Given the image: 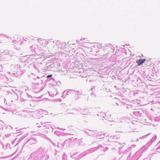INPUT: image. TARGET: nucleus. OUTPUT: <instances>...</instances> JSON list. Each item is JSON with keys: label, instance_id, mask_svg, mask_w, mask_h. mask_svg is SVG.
<instances>
[{"label": "nucleus", "instance_id": "f257e3e1", "mask_svg": "<svg viewBox=\"0 0 160 160\" xmlns=\"http://www.w3.org/2000/svg\"><path fill=\"white\" fill-rule=\"evenodd\" d=\"M46 153L45 148L40 147L31 153L29 159L32 160H44Z\"/></svg>", "mask_w": 160, "mask_h": 160}, {"label": "nucleus", "instance_id": "f03ea898", "mask_svg": "<svg viewBox=\"0 0 160 160\" xmlns=\"http://www.w3.org/2000/svg\"><path fill=\"white\" fill-rule=\"evenodd\" d=\"M100 147H102L101 145H99L98 147L92 148L88 149V150L83 152L80 155V158H81L90 153L92 152L97 150V149H98Z\"/></svg>", "mask_w": 160, "mask_h": 160}, {"label": "nucleus", "instance_id": "7ed1b4c3", "mask_svg": "<svg viewBox=\"0 0 160 160\" xmlns=\"http://www.w3.org/2000/svg\"><path fill=\"white\" fill-rule=\"evenodd\" d=\"M156 139L157 136H155L152 138L150 141L148 142L146 145L141 148V151H142V152H143L146 151L148 147L152 144L154 141L156 140Z\"/></svg>", "mask_w": 160, "mask_h": 160}, {"label": "nucleus", "instance_id": "20e7f679", "mask_svg": "<svg viewBox=\"0 0 160 160\" xmlns=\"http://www.w3.org/2000/svg\"><path fill=\"white\" fill-rule=\"evenodd\" d=\"M75 92V91L71 89H68L64 91L63 92V95L62 97H64L65 98L67 95H70L71 96L74 95V93Z\"/></svg>", "mask_w": 160, "mask_h": 160}, {"label": "nucleus", "instance_id": "39448f33", "mask_svg": "<svg viewBox=\"0 0 160 160\" xmlns=\"http://www.w3.org/2000/svg\"><path fill=\"white\" fill-rule=\"evenodd\" d=\"M43 88H42V85L41 84H39L36 83L33 87V92L38 93L41 91Z\"/></svg>", "mask_w": 160, "mask_h": 160}, {"label": "nucleus", "instance_id": "423d86ee", "mask_svg": "<svg viewBox=\"0 0 160 160\" xmlns=\"http://www.w3.org/2000/svg\"><path fill=\"white\" fill-rule=\"evenodd\" d=\"M140 157V150L139 149L134 154L132 157H130L131 160H137Z\"/></svg>", "mask_w": 160, "mask_h": 160}, {"label": "nucleus", "instance_id": "0eeeda50", "mask_svg": "<svg viewBox=\"0 0 160 160\" xmlns=\"http://www.w3.org/2000/svg\"><path fill=\"white\" fill-rule=\"evenodd\" d=\"M24 96H26L27 98L28 97H30L31 98H32V97L31 95L28 94V93H24V94H22L21 95L20 97L22 101H25L27 100V98H23V97H24Z\"/></svg>", "mask_w": 160, "mask_h": 160}, {"label": "nucleus", "instance_id": "6e6552de", "mask_svg": "<svg viewBox=\"0 0 160 160\" xmlns=\"http://www.w3.org/2000/svg\"><path fill=\"white\" fill-rule=\"evenodd\" d=\"M80 112L83 115H87L89 113L88 110L87 109H81Z\"/></svg>", "mask_w": 160, "mask_h": 160}, {"label": "nucleus", "instance_id": "1a4fd4ad", "mask_svg": "<svg viewBox=\"0 0 160 160\" xmlns=\"http://www.w3.org/2000/svg\"><path fill=\"white\" fill-rule=\"evenodd\" d=\"M51 62H48L46 63L45 68H47L46 69H49L51 68L53 66V64L52 63L51 64Z\"/></svg>", "mask_w": 160, "mask_h": 160}, {"label": "nucleus", "instance_id": "9d476101", "mask_svg": "<svg viewBox=\"0 0 160 160\" xmlns=\"http://www.w3.org/2000/svg\"><path fill=\"white\" fill-rule=\"evenodd\" d=\"M105 134L100 132L98 134L97 138L98 139L103 138Z\"/></svg>", "mask_w": 160, "mask_h": 160}, {"label": "nucleus", "instance_id": "9b49d317", "mask_svg": "<svg viewBox=\"0 0 160 160\" xmlns=\"http://www.w3.org/2000/svg\"><path fill=\"white\" fill-rule=\"evenodd\" d=\"M4 53L5 54L8 55L10 56H12V55L13 53L12 52V51H10L8 50H5L4 51Z\"/></svg>", "mask_w": 160, "mask_h": 160}, {"label": "nucleus", "instance_id": "f8f14e48", "mask_svg": "<svg viewBox=\"0 0 160 160\" xmlns=\"http://www.w3.org/2000/svg\"><path fill=\"white\" fill-rule=\"evenodd\" d=\"M79 92L78 91H75V92L74 93V95L76 96L75 98L76 100H77L80 98L79 96L81 95V94H79Z\"/></svg>", "mask_w": 160, "mask_h": 160}, {"label": "nucleus", "instance_id": "ddd939ff", "mask_svg": "<svg viewBox=\"0 0 160 160\" xmlns=\"http://www.w3.org/2000/svg\"><path fill=\"white\" fill-rule=\"evenodd\" d=\"M11 148V144L9 143H7L5 145V149H9L10 150Z\"/></svg>", "mask_w": 160, "mask_h": 160}, {"label": "nucleus", "instance_id": "4468645a", "mask_svg": "<svg viewBox=\"0 0 160 160\" xmlns=\"http://www.w3.org/2000/svg\"><path fill=\"white\" fill-rule=\"evenodd\" d=\"M28 141L31 143L35 144L36 143L37 141L35 138H31L29 139Z\"/></svg>", "mask_w": 160, "mask_h": 160}, {"label": "nucleus", "instance_id": "2eb2a0df", "mask_svg": "<svg viewBox=\"0 0 160 160\" xmlns=\"http://www.w3.org/2000/svg\"><path fill=\"white\" fill-rule=\"evenodd\" d=\"M157 147V150L158 152H160L159 151H160V141H159L156 145Z\"/></svg>", "mask_w": 160, "mask_h": 160}, {"label": "nucleus", "instance_id": "dca6fc26", "mask_svg": "<svg viewBox=\"0 0 160 160\" xmlns=\"http://www.w3.org/2000/svg\"><path fill=\"white\" fill-rule=\"evenodd\" d=\"M61 84V83L60 81H58L56 82L55 83H52V86H55L56 85H57L58 86H59Z\"/></svg>", "mask_w": 160, "mask_h": 160}, {"label": "nucleus", "instance_id": "f3484780", "mask_svg": "<svg viewBox=\"0 0 160 160\" xmlns=\"http://www.w3.org/2000/svg\"><path fill=\"white\" fill-rule=\"evenodd\" d=\"M146 59H141V68L142 66H143V64H145L146 62L145 63H144V62L146 61Z\"/></svg>", "mask_w": 160, "mask_h": 160}, {"label": "nucleus", "instance_id": "a211bd4d", "mask_svg": "<svg viewBox=\"0 0 160 160\" xmlns=\"http://www.w3.org/2000/svg\"><path fill=\"white\" fill-rule=\"evenodd\" d=\"M142 72H141V74L142 75V77H145L146 75V70L144 69H142V70L141 71Z\"/></svg>", "mask_w": 160, "mask_h": 160}, {"label": "nucleus", "instance_id": "6ab92c4d", "mask_svg": "<svg viewBox=\"0 0 160 160\" xmlns=\"http://www.w3.org/2000/svg\"><path fill=\"white\" fill-rule=\"evenodd\" d=\"M141 83L142 84H141V87H142V88L144 89H145L147 88V86L146 84V83L143 82Z\"/></svg>", "mask_w": 160, "mask_h": 160}, {"label": "nucleus", "instance_id": "aec40b11", "mask_svg": "<svg viewBox=\"0 0 160 160\" xmlns=\"http://www.w3.org/2000/svg\"><path fill=\"white\" fill-rule=\"evenodd\" d=\"M97 133L96 132H94V133H90L89 134V135L90 136H92L93 137H96L97 138L98 134H96Z\"/></svg>", "mask_w": 160, "mask_h": 160}, {"label": "nucleus", "instance_id": "412c9836", "mask_svg": "<svg viewBox=\"0 0 160 160\" xmlns=\"http://www.w3.org/2000/svg\"><path fill=\"white\" fill-rule=\"evenodd\" d=\"M93 53H92L94 55H97L98 54V52H99V51L98 50L95 49L93 50Z\"/></svg>", "mask_w": 160, "mask_h": 160}, {"label": "nucleus", "instance_id": "4be33fe9", "mask_svg": "<svg viewBox=\"0 0 160 160\" xmlns=\"http://www.w3.org/2000/svg\"><path fill=\"white\" fill-rule=\"evenodd\" d=\"M82 138H81L80 139H78V143L79 145H83V142H82Z\"/></svg>", "mask_w": 160, "mask_h": 160}, {"label": "nucleus", "instance_id": "5701e85b", "mask_svg": "<svg viewBox=\"0 0 160 160\" xmlns=\"http://www.w3.org/2000/svg\"><path fill=\"white\" fill-rule=\"evenodd\" d=\"M48 81H49L51 83V84L52 85V83H55L56 81H55V79L53 78H52L50 79Z\"/></svg>", "mask_w": 160, "mask_h": 160}, {"label": "nucleus", "instance_id": "b1692460", "mask_svg": "<svg viewBox=\"0 0 160 160\" xmlns=\"http://www.w3.org/2000/svg\"><path fill=\"white\" fill-rule=\"evenodd\" d=\"M97 116H100L101 117H102L103 118L104 117V115H105L104 113L103 112H99V113L97 115Z\"/></svg>", "mask_w": 160, "mask_h": 160}, {"label": "nucleus", "instance_id": "393cba45", "mask_svg": "<svg viewBox=\"0 0 160 160\" xmlns=\"http://www.w3.org/2000/svg\"><path fill=\"white\" fill-rule=\"evenodd\" d=\"M52 74H50V75H47L46 76V77L48 78V79L46 81H47V82H48V81L50 79H51L52 78Z\"/></svg>", "mask_w": 160, "mask_h": 160}, {"label": "nucleus", "instance_id": "a878e982", "mask_svg": "<svg viewBox=\"0 0 160 160\" xmlns=\"http://www.w3.org/2000/svg\"><path fill=\"white\" fill-rule=\"evenodd\" d=\"M131 149V148L130 147H128L127 149L124 151V153H127L129 152Z\"/></svg>", "mask_w": 160, "mask_h": 160}, {"label": "nucleus", "instance_id": "bb28decb", "mask_svg": "<svg viewBox=\"0 0 160 160\" xmlns=\"http://www.w3.org/2000/svg\"><path fill=\"white\" fill-rule=\"evenodd\" d=\"M102 147H100L99 148H102V150H103L104 152H105L106 151H107L108 150V148L107 147H105V148H103V147L101 145Z\"/></svg>", "mask_w": 160, "mask_h": 160}, {"label": "nucleus", "instance_id": "cd10ccee", "mask_svg": "<svg viewBox=\"0 0 160 160\" xmlns=\"http://www.w3.org/2000/svg\"><path fill=\"white\" fill-rule=\"evenodd\" d=\"M131 154V152H130L129 155L127 157V160H131L130 159ZM122 157V156L118 160H120V159H121V158Z\"/></svg>", "mask_w": 160, "mask_h": 160}, {"label": "nucleus", "instance_id": "c85d7f7f", "mask_svg": "<svg viewBox=\"0 0 160 160\" xmlns=\"http://www.w3.org/2000/svg\"><path fill=\"white\" fill-rule=\"evenodd\" d=\"M115 143H116V148H120V147L119 146L120 145V143H118V142H115Z\"/></svg>", "mask_w": 160, "mask_h": 160}, {"label": "nucleus", "instance_id": "c756f323", "mask_svg": "<svg viewBox=\"0 0 160 160\" xmlns=\"http://www.w3.org/2000/svg\"><path fill=\"white\" fill-rule=\"evenodd\" d=\"M60 132L57 131H56L54 132V134L57 135H59L60 134Z\"/></svg>", "mask_w": 160, "mask_h": 160}, {"label": "nucleus", "instance_id": "7c9ffc66", "mask_svg": "<svg viewBox=\"0 0 160 160\" xmlns=\"http://www.w3.org/2000/svg\"><path fill=\"white\" fill-rule=\"evenodd\" d=\"M87 131H90L89 130L85 129L84 130V132L86 133L89 135V134H90V133L88 132Z\"/></svg>", "mask_w": 160, "mask_h": 160}, {"label": "nucleus", "instance_id": "2f4dec72", "mask_svg": "<svg viewBox=\"0 0 160 160\" xmlns=\"http://www.w3.org/2000/svg\"><path fill=\"white\" fill-rule=\"evenodd\" d=\"M150 134V133L148 134L145 135H144V136H143L141 138V139H142L143 138H146L147 136H148Z\"/></svg>", "mask_w": 160, "mask_h": 160}, {"label": "nucleus", "instance_id": "473e14b6", "mask_svg": "<svg viewBox=\"0 0 160 160\" xmlns=\"http://www.w3.org/2000/svg\"><path fill=\"white\" fill-rule=\"evenodd\" d=\"M45 157V160H48L49 158V155H46Z\"/></svg>", "mask_w": 160, "mask_h": 160}, {"label": "nucleus", "instance_id": "72a5a7b5", "mask_svg": "<svg viewBox=\"0 0 160 160\" xmlns=\"http://www.w3.org/2000/svg\"><path fill=\"white\" fill-rule=\"evenodd\" d=\"M40 64L41 65V64H42V63H38V64H35V65H34V68H35V69H37V68H36V67L37 66H38V65H39V66H40V65H40Z\"/></svg>", "mask_w": 160, "mask_h": 160}, {"label": "nucleus", "instance_id": "f704fd0d", "mask_svg": "<svg viewBox=\"0 0 160 160\" xmlns=\"http://www.w3.org/2000/svg\"><path fill=\"white\" fill-rule=\"evenodd\" d=\"M5 127H6V129L8 128L9 129H12V128L10 126H5Z\"/></svg>", "mask_w": 160, "mask_h": 160}, {"label": "nucleus", "instance_id": "c9c22d12", "mask_svg": "<svg viewBox=\"0 0 160 160\" xmlns=\"http://www.w3.org/2000/svg\"><path fill=\"white\" fill-rule=\"evenodd\" d=\"M11 135V134H5V136L6 138H8Z\"/></svg>", "mask_w": 160, "mask_h": 160}, {"label": "nucleus", "instance_id": "e433bc0d", "mask_svg": "<svg viewBox=\"0 0 160 160\" xmlns=\"http://www.w3.org/2000/svg\"><path fill=\"white\" fill-rule=\"evenodd\" d=\"M140 59H138L137 60V62L138 66H140Z\"/></svg>", "mask_w": 160, "mask_h": 160}, {"label": "nucleus", "instance_id": "4c0bfd02", "mask_svg": "<svg viewBox=\"0 0 160 160\" xmlns=\"http://www.w3.org/2000/svg\"><path fill=\"white\" fill-rule=\"evenodd\" d=\"M0 144H1V145H2V148L5 149V148L4 147V145L3 143L2 142L0 143Z\"/></svg>", "mask_w": 160, "mask_h": 160}, {"label": "nucleus", "instance_id": "58836bf2", "mask_svg": "<svg viewBox=\"0 0 160 160\" xmlns=\"http://www.w3.org/2000/svg\"><path fill=\"white\" fill-rule=\"evenodd\" d=\"M75 109L76 111H78L80 112L81 109V108H78V109Z\"/></svg>", "mask_w": 160, "mask_h": 160}, {"label": "nucleus", "instance_id": "ea45409f", "mask_svg": "<svg viewBox=\"0 0 160 160\" xmlns=\"http://www.w3.org/2000/svg\"><path fill=\"white\" fill-rule=\"evenodd\" d=\"M8 157H9L8 156H5V157H0V158H8Z\"/></svg>", "mask_w": 160, "mask_h": 160}, {"label": "nucleus", "instance_id": "a19ab883", "mask_svg": "<svg viewBox=\"0 0 160 160\" xmlns=\"http://www.w3.org/2000/svg\"><path fill=\"white\" fill-rule=\"evenodd\" d=\"M91 96H94V97H96V94H95L93 93V92H92L91 93Z\"/></svg>", "mask_w": 160, "mask_h": 160}, {"label": "nucleus", "instance_id": "79ce46f5", "mask_svg": "<svg viewBox=\"0 0 160 160\" xmlns=\"http://www.w3.org/2000/svg\"><path fill=\"white\" fill-rule=\"evenodd\" d=\"M22 129H19V130H17L16 131H20V132H16V133H19V132H22V131H21Z\"/></svg>", "mask_w": 160, "mask_h": 160}, {"label": "nucleus", "instance_id": "37998d69", "mask_svg": "<svg viewBox=\"0 0 160 160\" xmlns=\"http://www.w3.org/2000/svg\"><path fill=\"white\" fill-rule=\"evenodd\" d=\"M138 91H134V94L135 95L136 94H138L139 93L138 92Z\"/></svg>", "mask_w": 160, "mask_h": 160}, {"label": "nucleus", "instance_id": "c03bdc74", "mask_svg": "<svg viewBox=\"0 0 160 160\" xmlns=\"http://www.w3.org/2000/svg\"><path fill=\"white\" fill-rule=\"evenodd\" d=\"M17 74V72H16V73H12V76H14L15 74Z\"/></svg>", "mask_w": 160, "mask_h": 160}, {"label": "nucleus", "instance_id": "a18cd8bd", "mask_svg": "<svg viewBox=\"0 0 160 160\" xmlns=\"http://www.w3.org/2000/svg\"><path fill=\"white\" fill-rule=\"evenodd\" d=\"M137 85L139 86V83L138 82V79H137Z\"/></svg>", "mask_w": 160, "mask_h": 160}, {"label": "nucleus", "instance_id": "49530a36", "mask_svg": "<svg viewBox=\"0 0 160 160\" xmlns=\"http://www.w3.org/2000/svg\"><path fill=\"white\" fill-rule=\"evenodd\" d=\"M93 90H95V87H93L91 88V90L93 91Z\"/></svg>", "mask_w": 160, "mask_h": 160}, {"label": "nucleus", "instance_id": "de8ad7c7", "mask_svg": "<svg viewBox=\"0 0 160 160\" xmlns=\"http://www.w3.org/2000/svg\"><path fill=\"white\" fill-rule=\"evenodd\" d=\"M5 110L8 111H11L8 108H5Z\"/></svg>", "mask_w": 160, "mask_h": 160}, {"label": "nucleus", "instance_id": "09e8293b", "mask_svg": "<svg viewBox=\"0 0 160 160\" xmlns=\"http://www.w3.org/2000/svg\"><path fill=\"white\" fill-rule=\"evenodd\" d=\"M3 123V122L0 120V124L2 125Z\"/></svg>", "mask_w": 160, "mask_h": 160}, {"label": "nucleus", "instance_id": "8fccbe9b", "mask_svg": "<svg viewBox=\"0 0 160 160\" xmlns=\"http://www.w3.org/2000/svg\"><path fill=\"white\" fill-rule=\"evenodd\" d=\"M98 47H99L100 48H101L102 47L101 45L100 44H98Z\"/></svg>", "mask_w": 160, "mask_h": 160}, {"label": "nucleus", "instance_id": "3c124183", "mask_svg": "<svg viewBox=\"0 0 160 160\" xmlns=\"http://www.w3.org/2000/svg\"><path fill=\"white\" fill-rule=\"evenodd\" d=\"M41 134V136L42 137H44V136H45V135L43 134Z\"/></svg>", "mask_w": 160, "mask_h": 160}, {"label": "nucleus", "instance_id": "603ef678", "mask_svg": "<svg viewBox=\"0 0 160 160\" xmlns=\"http://www.w3.org/2000/svg\"><path fill=\"white\" fill-rule=\"evenodd\" d=\"M52 144H53V146H56V144L55 143H54V142H52Z\"/></svg>", "mask_w": 160, "mask_h": 160}, {"label": "nucleus", "instance_id": "864d4df0", "mask_svg": "<svg viewBox=\"0 0 160 160\" xmlns=\"http://www.w3.org/2000/svg\"><path fill=\"white\" fill-rule=\"evenodd\" d=\"M48 43H49L48 42V41H47L45 42V44H48Z\"/></svg>", "mask_w": 160, "mask_h": 160}, {"label": "nucleus", "instance_id": "5fc2aeb1", "mask_svg": "<svg viewBox=\"0 0 160 160\" xmlns=\"http://www.w3.org/2000/svg\"><path fill=\"white\" fill-rule=\"evenodd\" d=\"M17 151H18V150H17L14 153H13L12 154V155H14L16 152H17Z\"/></svg>", "mask_w": 160, "mask_h": 160}, {"label": "nucleus", "instance_id": "6e6d98bb", "mask_svg": "<svg viewBox=\"0 0 160 160\" xmlns=\"http://www.w3.org/2000/svg\"><path fill=\"white\" fill-rule=\"evenodd\" d=\"M77 138H75V139H74V141H77Z\"/></svg>", "mask_w": 160, "mask_h": 160}, {"label": "nucleus", "instance_id": "4d7b16f0", "mask_svg": "<svg viewBox=\"0 0 160 160\" xmlns=\"http://www.w3.org/2000/svg\"><path fill=\"white\" fill-rule=\"evenodd\" d=\"M16 42H17V41H15V40L13 41V42L14 43H16Z\"/></svg>", "mask_w": 160, "mask_h": 160}, {"label": "nucleus", "instance_id": "13d9d810", "mask_svg": "<svg viewBox=\"0 0 160 160\" xmlns=\"http://www.w3.org/2000/svg\"><path fill=\"white\" fill-rule=\"evenodd\" d=\"M1 108H2V109H4V110H5V108H4V107H1Z\"/></svg>", "mask_w": 160, "mask_h": 160}, {"label": "nucleus", "instance_id": "bf43d9fd", "mask_svg": "<svg viewBox=\"0 0 160 160\" xmlns=\"http://www.w3.org/2000/svg\"><path fill=\"white\" fill-rule=\"evenodd\" d=\"M77 43H79V41H78V40H77Z\"/></svg>", "mask_w": 160, "mask_h": 160}, {"label": "nucleus", "instance_id": "052dcab7", "mask_svg": "<svg viewBox=\"0 0 160 160\" xmlns=\"http://www.w3.org/2000/svg\"><path fill=\"white\" fill-rule=\"evenodd\" d=\"M68 141L67 140H66L64 142V143H66V142Z\"/></svg>", "mask_w": 160, "mask_h": 160}, {"label": "nucleus", "instance_id": "680f3d73", "mask_svg": "<svg viewBox=\"0 0 160 160\" xmlns=\"http://www.w3.org/2000/svg\"><path fill=\"white\" fill-rule=\"evenodd\" d=\"M72 158H74V155H72Z\"/></svg>", "mask_w": 160, "mask_h": 160}, {"label": "nucleus", "instance_id": "e2e57ef3", "mask_svg": "<svg viewBox=\"0 0 160 160\" xmlns=\"http://www.w3.org/2000/svg\"><path fill=\"white\" fill-rule=\"evenodd\" d=\"M131 146H132V147H133L135 146V145H132Z\"/></svg>", "mask_w": 160, "mask_h": 160}, {"label": "nucleus", "instance_id": "0e129e2a", "mask_svg": "<svg viewBox=\"0 0 160 160\" xmlns=\"http://www.w3.org/2000/svg\"><path fill=\"white\" fill-rule=\"evenodd\" d=\"M24 98H27V97L26 96H24V97H23Z\"/></svg>", "mask_w": 160, "mask_h": 160}, {"label": "nucleus", "instance_id": "69168bd1", "mask_svg": "<svg viewBox=\"0 0 160 160\" xmlns=\"http://www.w3.org/2000/svg\"><path fill=\"white\" fill-rule=\"evenodd\" d=\"M116 104L118 106V103H116Z\"/></svg>", "mask_w": 160, "mask_h": 160}, {"label": "nucleus", "instance_id": "338daca9", "mask_svg": "<svg viewBox=\"0 0 160 160\" xmlns=\"http://www.w3.org/2000/svg\"><path fill=\"white\" fill-rule=\"evenodd\" d=\"M38 127H41V126H40V125H39V126H38Z\"/></svg>", "mask_w": 160, "mask_h": 160}, {"label": "nucleus", "instance_id": "774afa93", "mask_svg": "<svg viewBox=\"0 0 160 160\" xmlns=\"http://www.w3.org/2000/svg\"><path fill=\"white\" fill-rule=\"evenodd\" d=\"M58 44L59 43V42L58 41L57 42H56Z\"/></svg>", "mask_w": 160, "mask_h": 160}]
</instances>
